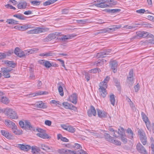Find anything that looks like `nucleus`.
<instances>
[{"mask_svg": "<svg viewBox=\"0 0 154 154\" xmlns=\"http://www.w3.org/2000/svg\"><path fill=\"white\" fill-rule=\"evenodd\" d=\"M61 33L55 32L50 34L48 35L49 40H51L57 38L61 42H66L67 40L70 39L75 37L76 35L74 34H67L65 35H61Z\"/></svg>", "mask_w": 154, "mask_h": 154, "instance_id": "f257e3e1", "label": "nucleus"}, {"mask_svg": "<svg viewBox=\"0 0 154 154\" xmlns=\"http://www.w3.org/2000/svg\"><path fill=\"white\" fill-rule=\"evenodd\" d=\"M110 79L109 76H107L103 82H101L100 84L99 90L102 96H105L106 95V88H107V83L109 81Z\"/></svg>", "mask_w": 154, "mask_h": 154, "instance_id": "f03ea898", "label": "nucleus"}, {"mask_svg": "<svg viewBox=\"0 0 154 154\" xmlns=\"http://www.w3.org/2000/svg\"><path fill=\"white\" fill-rule=\"evenodd\" d=\"M6 115L11 119H16L18 118L17 112L11 108H7Z\"/></svg>", "mask_w": 154, "mask_h": 154, "instance_id": "7ed1b4c3", "label": "nucleus"}, {"mask_svg": "<svg viewBox=\"0 0 154 154\" xmlns=\"http://www.w3.org/2000/svg\"><path fill=\"white\" fill-rule=\"evenodd\" d=\"M20 126L23 128L25 130H32L33 128L30 123L27 120H25L24 122L22 121H20L19 123Z\"/></svg>", "mask_w": 154, "mask_h": 154, "instance_id": "20e7f679", "label": "nucleus"}, {"mask_svg": "<svg viewBox=\"0 0 154 154\" xmlns=\"http://www.w3.org/2000/svg\"><path fill=\"white\" fill-rule=\"evenodd\" d=\"M137 35L140 37L143 38L146 37L147 38H151L152 39H154V36L153 35L147 32L144 31L139 32H137Z\"/></svg>", "mask_w": 154, "mask_h": 154, "instance_id": "39448f33", "label": "nucleus"}, {"mask_svg": "<svg viewBox=\"0 0 154 154\" xmlns=\"http://www.w3.org/2000/svg\"><path fill=\"white\" fill-rule=\"evenodd\" d=\"M36 131L39 132L37 133L36 135L40 137L43 139H48L49 136L45 132V131L41 128H37Z\"/></svg>", "mask_w": 154, "mask_h": 154, "instance_id": "423d86ee", "label": "nucleus"}, {"mask_svg": "<svg viewBox=\"0 0 154 154\" xmlns=\"http://www.w3.org/2000/svg\"><path fill=\"white\" fill-rule=\"evenodd\" d=\"M48 29H44L40 28H37L36 29H32L27 32L28 34H33L34 33H38L45 32L46 31L48 30Z\"/></svg>", "mask_w": 154, "mask_h": 154, "instance_id": "0eeeda50", "label": "nucleus"}, {"mask_svg": "<svg viewBox=\"0 0 154 154\" xmlns=\"http://www.w3.org/2000/svg\"><path fill=\"white\" fill-rule=\"evenodd\" d=\"M137 150L142 154H147V152L145 149L140 143H137L136 146Z\"/></svg>", "mask_w": 154, "mask_h": 154, "instance_id": "6e6552de", "label": "nucleus"}, {"mask_svg": "<svg viewBox=\"0 0 154 154\" xmlns=\"http://www.w3.org/2000/svg\"><path fill=\"white\" fill-rule=\"evenodd\" d=\"M5 125L9 128H11L12 129H16L17 128L15 124L9 119H5L4 122Z\"/></svg>", "mask_w": 154, "mask_h": 154, "instance_id": "1a4fd4ad", "label": "nucleus"}, {"mask_svg": "<svg viewBox=\"0 0 154 154\" xmlns=\"http://www.w3.org/2000/svg\"><path fill=\"white\" fill-rule=\"evenodd\" d=\"M62 105L65 108L67 109L75 110L76 109L75 106L67 102H63L61 103Z\"/></svg>", "mask_w": 154, "mask_h": 154, "instance_id": "9d476101", "label": "nucleus"}, {"mask_svg": "<svg viewBox=\"0 0 154 154\" xmlns=\"http://www.w3.org/2000/svg\"><path fill=\"white\" fill-rule=\"evenodd\" d=\"M141 116L143 121L146 124L147 128L149 130L150 125L148 117L143 112H141Z\"/></svg>", "mask_w": 154, "mask_h": 154, "instance_id": "9b49d317", "label": "nucleus"}, {"mask_svg": "<svg viewBox=\"0 0 154 154\" xmlns=\"http://www.w3.org/2000/svg\"><path fill=\"white\" fill-rule=\"evenodd\" d=\"M110 66L112 69L114 73L117 72V67L118 63L115 60L111 61L110 62Z\"/></svg>", "mask_w": 154, "mask_h": 154, "instance_id": "f8f14e48", "label": "nucleus"}, {"mask_svg": "<svg viewBox=\"0 0 154 154\" xmlns=\"http://www.w3.org/2000/svg\"><path fill=\"white\" fill-rule=\"evenodd\" d=\"M88 114L90 117L92 115L95 116L96 115V112L93 106H91L90 109H88Z\"/></svg>", "mask_w": 154, "mask_h": 154, "instance_id": "ddd939ff", "label": "nucleus"}, {"mask_svg": "<svg viewBox=\"0 0 154 154\" xmlns=\"http://www.w3.org/2000/svg\"><path fill=\"white\" fill-rule=\"evenodd\" d=\"M111 49H108L105 52H101L97 54V57L98 58H103L106 57V55L109 54L111 51Z\"/></svg>", "mask_w": 154, "mask_h": 154, "instance_id": "4468645a", "label": "nucleus"}, {"mask_svg": "<svg viewBox=\"0 0 154 154\" xmlns=\"http://www.w3.org/2000/svg\"><path fill=\"white\" fill-rule=\"evenodd\" d=\"M12 69H8L5 68L2 70V73L3 75L5 78H9L10 77V73H11V71L12 70Z\"/></svg>", "mask_w": 154, "mask_h": 154, "instance_id": "2eb2a0df", "label": "nucleus"}, {"mask_svg": "<svg viewBox=\"0 0 154 154\" xmlns=\"http://www.w3.org/2000/svg\"><path fill=\"white\" fill-rule=\"evenodd\" d=\"M48 93L46 91H38L35 93H31L29 94V95H32V96H36L38 95H44L47 94Z\"/></svg>", "mask_w": 154, "mask_h": 154, "instance_id": "dca6fc26", "label": "nucleus"}, {"mask_svg": "<svg viewBox=\"0 0 154 154\" xmlns=\"http://www.w3.org/2000/svg\"><path fill=\"white\" fill-rule=\"evenodd\" d=\"M122 26L121 25H116L112 26L111 28H106L107 32H113L116 31L117 29H120Z\"/></svg>", "mask_w": 154, "mask_h": 154, "instance_id": "f3484780", "label": "nucleus"}, {"mask_svg": "<svg viewBox=\"0 0 154 154\" xmlns=\"http://www.w3.org/2000/svg\"><path fill=\"white\" fill-rule=\"evenodd\" d=\"M18 146L21 150L24 151H27L28 150L31 149V147L28 145H24L22 144H18Z\"/></svg>", "mask_w": 154, "mask_h": 154, "instance_id": "a211bd4d", "label": "nucleus"}, {"mask_svg": "<svg viewBox=\"0 0 154 154\" xmlns=\"http://www.w3.org/2000/svg\"><path fill=\"white\" fill-rule=\"evenodd\" d=\"M35 106L40 108H45L47 106L44 105V103L42 101L38 102L35 104Z\"/></svg>", "mask_w": 154, "mask_h": 154, "instance_id": "6ab92c4d", "label": "nucleus"}, {"mask_svg": "<svg viewBox=\"0 0 154 154\" xmlns=\"http://www.w3.org/2000/svg\"><path fill=\"white\" fill-rule=\"evenodd\" d=\"M27 3L26 2H20L17 5L19 9H23L25 8L27 5Z\"/></svg>", "mask_w": 154, "mask_h": 154, "instance_id": "aec40b11", "label": "nucleus"}, {"mask_svg": "<svg viewBox=\"0 0 154 154\" xmlns=\"http://www.w3.org/2000/svg\"><path fill=\"white\" fill-rule=\"evenodd\" d=\"M1 133L3 136L7 138L11 139L12 138V136L7 131L5 130H1Z\"/></svg>", "mask_w": 154, "mask_h": 154, "instance_id": "412c9836", "label": "nucleus"}, {"mask_svg": "<svg viewBox=\"0 0 154 154\" xmlns=\"http://www.w3.org/2000/svg\"><path fill=\"white\" fill-rule=\"evenodd\" d=\"M54 54L52 51H50L48 52H45L39 55L41 57L45 56L46 57L54 56Z\"/></svg>", "mask_w": 154, "mask_h": 154, "instance_id": "4be33fe9", "label": "nucleus"}, {"mask_svg": "<svg viewBox=\"0 0 154 154\" xmlns=\"http://www.w3.org/2000/svg\"><path fill=\"white\" fill-rule=\"evenodd\" d=\"M0 97V102L6 104H7L9 103L10 100L7 97Z\"/></svg>", "mask_w": 154, "mask_h": 154, "instance_id": "5701e85b", "label": "nucleus"}, {"mask_svg": "<svg viewBox=\"0 0 154 154\" xmlns=\"http://www.w3.org/2000/svg\"><path fill=\"white\" fill-rule=\"evenodd\" d=\"M5 63L9 67L14 68L16 66V63L13 61L7 60L5 61Z\"/></svg>", "mask_w": 154, "mask_h": 154, "instance_id": "b1692460", "label": "nucleus"}, {"mask_svg": "<svg viewBox=\"0 0 154 154\" xmlns=\"http://www.w3.org/2000/svg\"><path fill=\"white\" fill-rule=\"evenodd\" d=\"M105 11L109 13H114L119 12L121 11V10L119 9H109L108 8L106 9Z\"/></svg>", "mask_w": 154, "mask_h": 154, "instance_id": "393cba45", "label": "nucleus"}, {"mask_svg": "<svg viewBox=\"0 0 154 154\" xmlns=\"http://www.w3.org/2000/svg\"><path fill=\"white\" fill-rule=\"evenodd\" d=\"M97 115L99 117L104 118L106 117V113L105 112H102L99 109H97Z\"/></svg>", "mask_w": 154, "mask_h": 154, "instance_id": "a878e982", "label": "nucleus"}, {"mask_svg": "<svg viewBox=\"0 0 154 154\" xmlns=\"http://www.w3.org/2000/svg\"><path fill=\"white\" fill-rule=\"evenodd\" d=\"M67 100L75 104L77 101V97H69Z\"/></svg>", "mask_w": 154, "mask_h": 154, "instance_id": "bb28decb", "label": "nucleus"}, {"mask_svg": "<svg viewBox=\"0 0 154 154\" xmlns=\"http://www.w3.org/2000/svg\"><path fill=\"white\" fill-rule=\"evenodd\" d=\"M13 17L20 20H25L26 19L24 16L20 14H15L13 15Z\"/></svg>", "mask_w": 154, "mask_h": 154, "instance_id": "cd10ccee", "label": "nucleus"}, {"mask_svg": "<svg viewBox=\"0 0 154 154\" xmlns=\"http://www.w3.org/2000/svg\"><path fill=\"white\" fill-rule=\"evenodd\" d=\"M127 132L128 134V138L131 139H132L133 138V133L131 129L130 128H128L127 131Z\"/></svg>", "mask_w": 154, "mask_h": 154, "instance_id": "c85d7f7f", "label": "nucleus"}, {"mask_svg": "<svg viewBox=\"0 0 154 154\" xmlns=\"http://www.w3.org/2000/svg\"><path fill=\"white\" fill-rule=\"evenodd\" d=\"M118 137H121L122 136H123L124 135L125 133L124 130L123 128L121 127L118 129Z\"/></svg>", "mask_w": 154, "mask_h": 154, "instance_id": "c756f323", "label": "nucleus"}, {"mask_svg": "<svg viewBox=\"0 0 154 154\" xmlns=\"http://www.w3.org/2000/svg\"><path fill=\"white\" fill-rule=\"evenodd\" d=\"M57 1V0H48L44 2L43 5L44 6H46L54 3Z\"/></svg>", "mask_w": 154, "mask_h": 154, "instance_id": "7c9ffc66", "label": "nucleus"}, {"mask_svg": "<svg viewBox=\"0 0 154 154\" xmlns=\"http://www.w3.org/2000/svg\"><path fill=\"white\" fill-rule=\"evenodd\" d=\"M113 82L115 84L116 86L117 87L119 91L121 89L120 84V82L119 80L117 79H116L113 78Z\"/></svg>", "mask_w": 154, "mask_h": 154, "instance_id": "2f4dec72", "label": "nucleus"}, {"mask_svg": "<svg viewBox=\"0 0 154 154\" xmlns=\"http://www.w3.org/2000/svg\"><path fill=\"white\" fill-rule=\"evenodd\" d=\"M138 133L140 138L146 136L144 131L142 129H139L138 131Z\"/></svg>", "mask_w": 154, "mask_h": 154, "instance_id": "473e14b6", "label": "nucleus"}, {"mask_svg": "<svg viewBox=\"0 0 154 154\" xmlns=\"http://www.w3.org/2000/svg\"><path fill=\"white\" fill-rule=\"evenodd\" d=\"M6 22L9 24H17L18 21L14 20L13 19H8Z\"/></svg>", "mask_w": 154, "mask_h": 154, "instance_id": "72a5a7b5", "label": "nucleus"}, {"mask_svg": "<svg viewBox=\"0 0 154 154\" xmlns=\"http://www.w3.org/2000/svg\"><path fill=\"white\" fill-rule=\"evenodd\" d=\"M36 147L35 146L31 147L32 154H40L39 153L38 149H37Z\"/></svg>", "mask_w": 154, "mask_h": 154, "instance_id": "f704fd0d", "label": "nucleus"}, {"mask_svg": "<svg viewBox=\"0 0 154 154\" xmlns=\"http://www.w3.org/2000/svg\"><path fill=\"white\" fill-rule=\"evenodd\" d=\"M41 148L47 151H49L51 149L49 147L45 145H41Z\"/></svg>", "mask_w": 154, "mask_h": 154, "instance_id": "c9c22d12", "label": "nucleus"}, {"mask_svg": "<svg viewBox=\"0 0 154 154\" xmlns=\"http://www.w3.org/2000/svg\"><path fill=\"white\" fill-rule=\"evenodd\" d=\"M151 144V148L152 151V154H154V139L152 137H150Z\"/></svg>", "mask_w": 154, "mask_h": 154, "instance_id": "e433bc0d", "label": "nucleus"}, {"mask_svg": "<svg viewBox=\"0 0 154 154\" xmlns=\"http://www.w3.org/2000/svg\"><path fill=\"white\" fill-rule=\"evenodd\" d=\"M104 136L105 137V138L106 139V140L109 141V142H111L112 140V137H111L110 135L107 133H105L104 134Z\"/></svg>", "mask_w": 154, "mask_h": 154, "instance_id": "4c0bfd02", "label": "nucleus"}, {"mask_svg": "<svg viewBox=\"0 0 154 154\" xmlns=\"http://www.w3.org/2000/svg\"><path fill=\"white\" fill-rule=\"evenodd\" d=\"M67 131L71 133H73L75 131V129L72 126L69 125Z\"/></svg>", "mask_w": 154, "mask_h": 154, "instance_id": "58836bf2", "label": "nucleus"}, {"mask_svg": "<svg viewBox=\"0 0 154 154\" xmlns=\"http://www.w3.org/2000/svg\"><path fill=\"white\" fill-rule=\"evenodd\" d=\"M100 72V69L98 68L92 69L90 70V72L92 73H96L97 72L99 73Z\"/></svg>", "mask_w": 154, "mask_h": 154, "instance_id": "ea45409f", "label": "nucleus"}, {"mask_svg": "<svg viewBox=\"0 0 154 154\" xmlns=\"http://www.w3.org/2000/svg\"><path fill=\"white\" fill-rule=\"evenodd\" d=\"M41 2V1L35 0L33 1H31L30 3L34 5H39Z\"/></svg>", "mask_w": 154, "mask_h": 154, "instance_id": "a19ab883", "label": "nucleus"}, {"mask_svg": "<svg viewBox=\"0 0 154 154\" xmlns=\"http://www.w3.org/2000/svg\"><path fill=\"white\" fill-rule=\"evenodd\" d=\"M146 137H141L140 138V140L142 144L145 145L146 144L147 142Z\"/></svg>", "mask_w": 154, "mask_h": 154, "instance_id": "79ce46f5", "label": "nucleus"}, {"mask_svg": "<svg viewBox=\"0 0 154 154\" xmlns=\"http://www.w3.org/2000/svg\"><path fill=\"white\" fill-rule=\"evenodd\" d=\"M58 91L59 93L60 94L61 96L63 95V88L60 85L58 88Z\"/></svg>", "mask_w": 154, "mask_h": 154, "instance_id": "37998d69", "label": "nucleus"}, {"mask_svg": "<svg viewBox=\"0 0 154 154\" xmlns=\"http://www.w3.org/2000/svg\"><path fill=\"white\" fill-rule=\"evenodd\" d=\"M17 27L19 30L21 31H23L27 29L25 24L24 25L22 26H17Z\"/></svg>", "mask_w": 154, "mask_h": 154, "instance_id": "c03bdc74", "label": "nucleus"}, {"mask_svg": "<svg viewBox=\"0 0 154 154\" xmlns=\"http://www.w3.org/2000/svg\"><path fill=\"white\" fill-rule=\"evenodd\" d=\"M127 82L129 84L132 85L134 83L133 77H131V76L128 77Z\"/></svg>", "mask_w": 154, "mask_h": 154, "instance_id": "a18cd8bd", "label": "nucleus"}, {"mask_svg": "<svg viewBox=\"0 0 154 154\" xmlns=\"http://www.w3.org/2000/svg\"><path fill=\"white\" fill-rule=\"evenodd\" d=\"M136 27L134 25H132V26H128V25H125L124 26H123V28H125L127 29H135V28Z\"/></svg>", "mask_w": 154, "mask_h": 154, "instance_id": "49530a36", "label": "nucleus"}, {"mask_svg": "<svg viewBox=\"0 0 154 154\" xmlns=\"http://www.w3.org/2000/svg\"><path fill=\"white\" fill-rule=\"evenodd\" d=\"M57 152L60 154H67V150L63 149H58Z\"/></svg>", "mask_w": 154, "mask_h": 154, "instance_id": "de8ad7c7", "label": "nucleus"}, {"mask_svg": "<svg viewBox=\"0 0 154 154\" xmlns=\"http://www.w3.org/2000/svg\"><path fill=\"white\" fill-rule=\"evenodd\" d=\"M44 64V66L46 68H50L52 65V64L50 63L49 61L47 60H46Z\"/></svg>", "mask_w": 154, "mask_h": 154, "instance_id": "09e8293b", "label": "nucleus"}, {"mask_svg": "<svg viewBox=\"0 0 154 154\" xmlns=\"http://www.w3.org/2000/svg\"><path fill=\"white\" fill-rule=\"evenodd\" d=\"M94 64L96 65L97 66H99L103 65V63H102L100 60L98 61H96L94 62Z\"/></svg>", "mask_w": 154, "mask_h": 154, "instance_id": "8fccbe9b", "label": "nucleus"}, {"mask_svg": "<svg viewBox=\"0 0 154 154\" xmlns=\"http://www.w3.org/2000/svg\"><path fill=\"white\" fill-rule=\"evenodd\" d=\"M76 21L79 23L85 24L86 22H88V20L87 19H83L76 20Z\"/></svg>", "mask_w": 154, "mask_h": 154, "instance_id": "3c124183", "label": "nucleus"}, {"mask_svg": "<svg viewBox=\"0 0 154 154\" xmlns=\"http://www.w3.org/2000/svg\"><path fill=\"white\" fill-rule=\"evenodd\" d=\"M110 142L116 145H121V142L117 140L112 139Z\"/></svg>", "mask_w": 154, "mask_h": 154, "instance_id": "603ef678", "label": "nucleus"}, {"mask_svg": "<svg viewBox=\"0 0 154 154\" xmlns=\"http://www.w3.org/2000/svg\"><path fill=\"white\" fill-rule=\"evenodd\" d=\"M108 2H110L109 3V6L110 5H114L116 4L117 2L113 0H107Z\"/></svg>", "mask_w": 154, "mask_h": 154, "instance_id": "864d4df0", "label": "nucleus"}, {"mask_svg": "<svg viewBox=\"0 0 154 154\" xmlns=\"http://www.w3.org/2000/svg\"><path fill=\"white\" fill-rule=\"evenodd\" d=\"M128 102H129V104L131 108L133 110H134L135 109V106L133 103L131 101L130 99L129 98H128Z\"/></svg>", "mask_w": 154, "mask_h": 154, "instance_id": "5fc2aeb1", "label": "nucleus"}, {"mask_svg": "<svg viewBox=\"0 0 154 154\" xmlns=\"http://www.w3.org/2000/svg\"><path fill=\"white\" fill-rule=\"evenodd\" d=\"M109 100L111 102V104L113 106H115L116 100L115 98H114V97H110Z\"/></svg>", "mask_w": 154, "mask_h": 154, "instance_id": "6e6d98bb", "label": "nucleus"}, {"mask_svg": "<svg viewBox=\"0 0 154 154\" xmlns=\"http://www.w3.org/2000/svg\"><path fill=\"white\" fill-rule=\"evenodd\" d=\"M107 31H108L107 30L106 28H105L104 29L98 30V31L97 32V34H99L100 33H104L107 32Z\"/></svg>", "mask_w": 154, "mask_h": 154, "instance_id": "4d7b16f0", "label": "nucleus"}, {"mask_svg": "<svg viewBox=\"0 0 154 154\" xmlns=\"http://www.w3.org/2000/svg\"><path fill=\"white\" fill-rule=\"evenodd\" d=\"M90 134L91 136H93L96 137H99L100 136L99 133L96 132H91Z\"/></svg>", "mask_w": 154, "mask_h": 154, "instance_id": "13d9d810", "label": "nucleus"}, {"mask_svg": "<svg viewBox=\"0 0 154 154\" xmlns=\"http://www.w3.org/2000/svg\"><path fill=\"white\" fill-rule=\"evenodd\" d=\"M17 128L16 129H12V132L13 133L16 135H20L21 133L20 131H18L17 130Z\"/></svg>", "mask_w": 154, "mask_h": 154, "instance_id": "bf43d9fd", "label": "nucleus"}, {"mask_svg": "<svg viewBox=\"0 0 154 154\" xmlns=\"http://www.w3.org/2000/svg\"><path fill=\"white\" fill-rule=\"evenodd\" d=\"M17 128L16 129H12V132L13 133L16 135H20L21 133L20 131H18L17 130Z\"/></svg>", "mask_w": 154, "mask_h": 154, "instance_id": "052dcab7", "label": "nucleus"}, {"mask_svg": "<svg viewBox=\"0 0 154 154\" xmlns=\"http://www.w3.org/2000/svg\"><path fill=\"white\" fill-rule=\"evenodd\" d=\"M17 128L16 129H12V132L13 133L16 135H20L21 133L20 131H18L17 130Z\"/></svg>", "mask_w": 154, "mask_h": 154, "instance_id": "680f3d73", "label": "nucleus"}, {"mask_svg": "<svg viewBox=\"0 0 154 154\" xmlns=\"http://www.w3.org/2000/svg\"><path fill=\"white\" fill-rule=\"evenodd\" d=\"M121 137L122 141L125 143H126L127 142V139L125 134L124 136H122Z\"/></svg>", "mask_w": 154, "mask_h": 154, "instance_id": "e2e57ef3", "label": "nucleus"}, {"mask_svg": "<svg viewBox=\"0 0 154 154\" xmlns=\"http://www.w3.org/2000/svg\"><path fill=\"white\" fill-rule=\"evenodd\" d=\"M17 55L20 57H22L25 56L24 51H21L20 52L18 53V54H17Z\"/></svg>", "mask_w": 154, "mask_h": 154, "instance_id": "0e129e2a", "label": "nucleus"}, {"mask_svg": "<svg viewBox=\"0 0 154 154\" xmlns=\"http://www.w3.org/2000/svg\"><path fill=\"white\" fill-rule=\"evenodd\" d=\"M109 6V5H107L106 4V3H104V4H101V5L99 6V8H107Z\"/></svg>", "mask_w": 154, "mask_h": 154, "instance_id": "69168bd1", "label": "nucleus"}, {"mask_svg": "<svg viewBox=\"0 0 154 154\" xmlns=\"http://www.w3.org/2000/svg\"><path fill=\"white\" fill-rule=\"evenodd\" d=\"M76 154V151H72L70 149H67V154Z\"/></svg>", "mask_w": 154, "mask_h": 154, "instance_id": "338daca9", "label": "nucleus"}, {"mask_svg": "<svg viewBox=\"0 0 154 154\" xmlns=\"http://www.w3.org/2000/svg\"><path fill=\"white\" fill-rule=\"evenodd\" d=\"M77 154H88L83 150L81 149L80 150H78L76 151Z\"/></svg>", "mask_w": 154, "mask_h": 154, "instance_id": "774afa93", "label": "nucleus"}]
</instances>
